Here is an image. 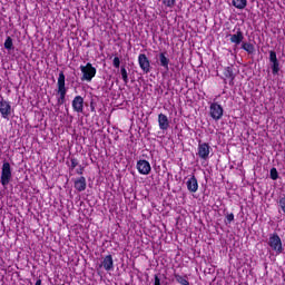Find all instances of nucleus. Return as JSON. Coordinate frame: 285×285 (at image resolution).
<instances>
[{"label":"nucleus","instance_id":"2f4dec72","mask_svg":"<svg viewBox=\"0 0 285 285\" xmlns=\"http://www.w3.org/2000/svg\"><path fill=\"white\" fill-rule=\"evenodd\" d=\"M35 285H41V279L38 278Z\"/></svg>","mask_w":285,"mask_h":285},{"label":"nucleus","instance_id":"a211bd4d","mask_svg":"<svg viewBox=\"0 0 285 285\" xmlns=\"http://www.w3.org/2000/svg\"><path fill=\"white\" fill-rule=\"evenodd\" d=\"M232 4L234 6V8H237V10H244V8H246V6H248V1L247 0H233Z\"/></svg>","mask_w":285,"mask_h":285},{"label":"nucleus","instance_id":"9d476101","mask_svg":"<svg viewBox=\"0 0 285 285\" xmlns=\"http://www.w3.org/2000/svg\"><path fill=\"white\" fill-rule=\"evenodd\" d=\"M208 155H210V145L207 142H203L198 145V157L200 159H208Z\"/></svg>","mask_w":285,"mask_h":285},{"label":"nucleus","instance_id":"393cba45","mask_svg":"<svg viewBox=\"0 0 285 285\" xmlns=\"http://www.w3.org/2000/svg\"><path fill=\"white\" fill-rule=\"evenodd\" d=\"M278 205H279L281 209L283 210V213L285 214V197L279 198Z\"/></svg>","mask_w":285,"mask_h":285},{"label":"nucleus","instance_id":"7c9ffc66","mask_svg":"<svg viewBox=\"0 0 285 285\" xmlns=\"http://www.w3.org/2000/svg\"><path fill=\"white\" fill-rule=\"evenodd\" d=\"M78 175H83V168L80 167V169H77Z\"/></svg>","mask_w":285,"mask_h":285},{"label":"nucleus","instance_id":"4be33fe9","mask_svg":"<svg viewBox=\"0 0 285 285\" xmlns=\"http://www.w3.org/2000/svg\"><path fill=\"white\" fill-rule=\"evenodd\" d=\"M4 48H6V50H14V45L12 42L11 37H7V39L4 41Z\"/></svg>","mask_w":285,"mask_h":285},{"label":"nucleus","instance_id":"6ab92c4d","mask_svg":"<svg viewBox=\"0 0 285 285\" xmlns=\"http://www.w3.org/2000/svg\"><path fill=\"white\" fill-rule=\"evenodd\" d=\"M242 49L245 50V52H248V55H253V52H255V46H253V43L243 42Z\"/></svg>","mask_w":285,"mask_h":285},{"label":"nucleus","instance_id":"aec40b11","mask_svg":"<svg viewBox=\"0 0 285 285\" xmlns=\"http://www.w3.org/2000/svg\"><path fill=\"white\" fill-rule=\"evenodd\" d=\"M174 277H175L176 282H178V284L190 285V282H188V279H186V277H183L181 275H179L177 273L174 274Z\"/></svg>","mask_w":285,"mask_h":285},{"label":"nucleus","instance_id":"cd10ccee","mask_svg":"<svg viewBox=\"0 0 285 285\" xmlns=\"http://www.w3.org/2000/svg\"><path fill=\"white\" fill-rule=\"evenodd\" d=\"M114 68H119L121 66V60H119V57L114 58Z\"/></svg>","mask_w":285,"mask_h":285},{"label":"nucleus","instance_id":"6e6552de","mask_svg":"<svg viewBox=\"0 0 285 285\" xmlns=\"http://www.w3.org/2000/svg\"><path fill=\"white\" fill-rule=\"evenodd\" d=\"M138 63L145 75H148V72H150V60H148V57L145 53H140L138 56Z\"/></svg>","mask_w":285,"mask_h":285},{"label":"nucleus","instance_id":"39448f33","mask_svg":"<svg viewBox=\"0 0 285 285\" xmlns=\"http://www.w3.org/2000/svg\"><path fill=\"white\" fill-rule=\"evenodd\" d=\"M210 117L215 119V121H219L222 117H224V108L222 105L217 102H213L209 107Z\"/></svg>","mask_w":285,"mask_h":285},{"label":"nucleus","instance_id":"f257e3e1","mask_svg":"<svg viewBox=\"0 0 285 285\" xmlns=\"http://www.w3.org/2000/svg\"><path fill=\"white\" fill-rule=\"evenodd\" d=\"M57 88V94L59 95L57 100L58 106H63L66 104V95L68 92V88H66V75L63 71L59 72Z\"/></svg>","mask_w":285,"mask_h":285},{"label":"nucleus","instance_id":"2eb2a0df","mask_svg":"<svg viewBox=\"0 0 285 285\" xmlns=\"http://www.w3.org/2000/svg\"><path fill=\"white\" fill-rule=\"evenodd\" d=\"M102 267L105 271H115V262L112 261V255H107L104 257Z\"/></svg>","mask_w":285,"mask_h":285},{"label":"nucleus","instance_id":"5701e85b","mask_svg":"<svg viewBox=\"0 0 285 285\" xmlns=\"http://www.w3.org/2000/svg\"><path fill=\"white\" fill-rule=\"evenodd\" d=\"M271 175V179H273V181H276V179H279V173H277V168L273 167L269 171Z\"/></svg>","mask_w":285,"mask_h":285},{"label":"nucleus","instance_id":"a878e982","mask_svg":"<svg viewBox=\"0 0 285 285\" xmlns=\"http://www.w3.org/2000/svg\"><path fill=\"white\" fill-rule=\"evenodd\" d=\"M163 3L167 6V8H173V6H175V0H163Z\"/></svg>","mask_w":285,"mask_h":285},{"label":"nucleus","instance_id":"dca6fc26","mask_svg":"<svg viewBox=\"0 0 285 285\" xmlns=\"http://www.w3.org/2000/svg\"><path fill=\"white\" fill-rule=\"evenodd\" d=\"M75 188L79 193H83L86 190V177L81 176L75 181Z\"/></svg>","mask_w":285,"mask_h":285},{"label":"nucleus","instance_id":"20e7f679","mask_svg":"<svg viewBox=\"0 0 285 285\" xmlns=\"http://www.w3.org/2000/svg\"><path fill=\"white\" fill-rule=\"evenodd\" d=\"M10 179H12V168L10 167V163L6 161L2 165L1 171L2 186H8V184H10Z\"/></svg>","mask_w":285,"mask_h":285},{"label":"nucleus","instance_id":"9b49d317","mask_svg":"<svg viewBox=\"0 0 285 285\" xmlns=\"http://www.w3.org/2000/svg\"><path fill=\"white\" fill-rule=\"evenodd\" d=\"M72 108L75 112H83V97L76 96L72 100Z\"/></svg>","mask_w":285,"mask_h":285},{"label":"nucleus","instance_id":"ddd939ff","mask_svg":"<svg viewBox=\"0 0 285 285\" xmlns=\"http://www.w3.org/2000/svg\"><path fill=\"white\" fill-rule=\"evenodd\" d=\"M229 41L232 43H235L236 46H239L242 41H244V32H242V29H237L235 35H229Z\"/></svg>","mask_w":285,"mask_h":285},{"label":"nucleus","instance_id":"f3484780","mask_svg":"<svg viewBox=\"0 0 285 285\" xmlns=\"http://www.w3.org/2000/svg\"><path fill=\"white\" fill-rule=\"evenodd\" d=\"M159 61H160V66L161 68H165V70H169L168 65L170 63V59H168V57H166L165 52L159 53Z\"/></svg>","mask_w":285,"mask_h":285},{"label":"nucleus","instance_id":"0eeeda50","mask_svg":"<svg viewBox=\"0 0 285 285\" xmlns=\"http://www.w3.org/2000/svg\"><path fill=\"white\" fill-rule=\"evenodd\" d=\"M269 63L273 75L279 73V60L277 59V52L274 50L269 51Z\"/></svg>","mask_w":285,"mask_h":285},{"label":"nucleus","instance_id":"b1692460","mask_svg":"<svg viewBox=\"0 0 285 285\" xmlns=\"http://www.w3.org/2000/svg\"><path fill=\"white\" fill-rule=\"evenodd\" d=\"M120 75L122 77L124 83H128V71L126 70V67H121Z\"/></svg>","mask_w":285,"mask_h":285},{"label":"nucleus","instance_id":"c756f323","mask_svg":"<svg viewBox=\"0 0 285 285\" xmlns=\"http://www.w3.org/2000/svg\"><path fill=\"white\" fill-rule=\"evenodd\" d=\"M154 285H161V278L158 275L154 276Z\"/></svg>","mask_w":285,"mask_h":285},{"label":"nucleus","instance_id":"f03ea898","mask_svg":"<svg viewBox=\"0 0 285 285\" xmlns=\"http://www.w3.org/2000/svg\"><path fill=\"white\" fill-rule=\"evenodd\" d=\"M267 244L277 255H282V253H284V247L282 246V238H279V235H277V233H274L269 236Z\"/></svg>","mask_w":285,"mask_h":285},{"label":"nucleus","instance_id":"c85d7f7f","mask_svg":"<svg viewBox=\"0 0 285 285\" xmlns=\"http://www.w3.org/2000/svg\"><path fill=\"white\" fill-rule=\"evenodd\" d=\"M227 224L235 220V215L233 213L226 215Z\"/></svg>","mask_w":285,"mask_h":285},{"label":"nucleus","instance_id":"bb28decb","mask_svg":"<svg viewBox=\"0 0 285 285\" xmlns=\"http://www.w3.org/2000/svg\"><path fill=\"white\" fill-rule=\"evenodd\" d=\"M77 166H79V161H77L76 158H71V166L70 169L75 170L77 168Z\"/></svg>","mask_w":285,"mask_h":285},{"label":"nucleus","instance_id":"4468645a","mask_svg":"<svg viewBox=\"0 0 285 285\" xmlns=\"http://www.w3.org/2000/svg\"><path fill=\"white\" fill-rule=\"evenodd\" d=\"M198 189H199V184L197 183V178L195 176H191L187 180V190H189V193H197Z\"/></svg>","mask_w":285,"mask_h":285},{"label":"nucleus","instance_id":"f8f14e48","mask_svg":"<svg viewBox=\"0 0 285 285\" xmlns=\"http://www.w3.org/2000/svg\"><path fill=\"white\" fill-rule=\"evenodd\" d=\"M158 125L160 130H168L170 128V121L168 120V116L164 114L158 115Z\"/></svg>","mask_w":285,"mask_h":285},{"label":"nucleus","instance_id":"1a4fd4ad","mask_svg":"<svg viewBox=\"0 0 285 285\" xmlns=\"http://www.w3.org/2000/svg\"><path fill=\"white\" fill-rule=\"evenodd\" d=\"M136 166L140 175H150V170H153V168L150 167V163H148V160H138Z\"/></svg>","mask_w":285,"mask_h":285},{"label":"nucleus","instance_id":"412c9836","mask_svg":"<svg viewBox=\"0 0 285 285\" xmlns=\"http://www.w3.org/2000/svg\"><path fill=\"white\" fill-rule=\"evenodd\" d=\"M224 76L227 79H230L232 81H234L235 80V73H233V67H226L225 71H224Z\"/></svg>","mask_w":285,"mask_h":285},{"label":"nucleus","instance_id":"423d86ee","mask_svg":"<svg viewBox=\"0 0 285 285\" xmlns=\"http://www.w3.org/2000/svg\"><path fill=\"white\" fill-rule=\"evenodd\" d=\"M0 114L3 119H9L12 115V106L9 101L3 99L0 100Z\"/></svg>","mask_w":285,"mask_h":285},{"label":"nucleus","instance_id":"7ed1b4c3","mask_svg":"<svg viewBox=\"0 0 285 285\" xmlns=\"http://www.w3.org/2000/svg\"><path fill=\"white\" fill-rule=\"evenodd\" d=\"M82 72L81 81H92L95 75H97V68L92 67V63L88 62L86 66H80Z\"/></svg>","mask_w":285,"mask_h":285}]
</instances>
